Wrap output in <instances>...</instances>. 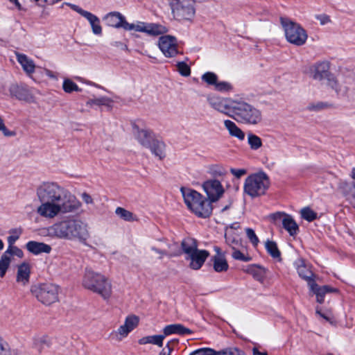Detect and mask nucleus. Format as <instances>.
<instances>
[{"mask_svg": "<svg viewBox=\"0 0 355 355\" xmlns=\"http://www.w3.org/2000/svg\"><path fill=\"white\" fill-rule=\"evenodd\" d=\"M36 196L40 202L36 212L47 220L74 213L81 207V202L73 194L55 182H42L36 188Z\"/></svg>", "mask_w": 355, "mask_h": 355, "instance_id": "f257e3e1", "label": "nucleus"}, {"mask_svg": "<svg viewBox=\"0 0 355 355\" xmlns=\"http://www.w3.org/2000/svg\"><path fill=\"white\" fill-rule=\"evenodd\" d=\"M45 232L52 238L77 240L81 243H85L89 236L87 224L74 217L55 223L46 228Z\"/></svg>", "mask_w": 355, "mask_h": 355, "instance_id": "f03ea898", "label": "nucleus"}, {"mask_svg": "<svg viewBox=\"0 0 355 355\" xmlns=\"http://www.w3.org/2000/svg\"><path fill=\"white\" fill-rule=\"evenodd\" d=\"M82 284L85 288L100 295L104 300L111 297L112 292L111 282L101 273L86 269Z\"/></svg>", "mask_w": 355, "mask_h": 355, "instance_id": "7ed1b4c3", "label": "nucleus"}, {"mask_svg": "<svg viewBox=\"0 0 355 355\" xmlns=\"http://www.w3.org/2000/svg\"><path fill=\"white\" fill-rule=\"evenodd\" d=\"M232 116L236 121L247 125H257L262 123V112L254 105L244 101L236 100L233 103Z\"/></svg>", "mask_w": 355, "mask_h": 355, "instance_id": "20e7f679", "label": "nucleus"}, {"mask_svg": "<svg viewBox=\"0 0 355 355\" xmlns=\"http://www.w3.org/2000/svg\"><path fill=\"white\" fill-rule=\"evenodd\" d=\"M270 186L268 176L264 172L249 175L244 182V192L252 198L263 195Z\"/></svg>", "mask_w": 355, "mask_h": 355, "instance_id": "39448f33", "label": "nucleus"}, {"mask_svg": "<svg viewBox=\"0 0 355 355\" xmlns=\"http://www.w3.org/2000/svg\"><path fill=\"white\" fill-rule=\"evenodd\" d=\"M280 21L288 42L296 46H302L305 44L308 35L299 24L283 17L280 18Z\"/></svg>", "mask_w": 355, "mask_h": 355, "instance_id": "423d86ee", "label": "nucleus"}, {"mask_svg": "<svg viewBox=\"0 0 355 355\" xmlns=\"http://www.w3.org/2000/svg\"><path fill=\"white\" fill-rule=\"evenodd\" d=\"M31 292L39 302L45 305H50L58 300V287L51 283L33 285Z\"/></svg>", "mask_w": 355, "mask_h": 355, "instance_id": "0eeeda50", "label": "nucleus"}, {"mask_svg": "<svg viewBox=\"0 0 355 355\" xmlns=\"http://www.w3.org/2000/svg\"><path fill=\"white\" fill-rule=\"evenodd\" d=\"M174 16L179 19L191 20L196 13L194 0H169Z\"/></svg>", "mask_w": 355, "mask_h": 355, "instance_id": "6e6552de", "label": "nucleus"}, {"mask_svg": "<svg viewBox=\"0 0 355 355\" xmlns=\"http://www.w3.org/2000/svg\"><path fill=\"white\" fill-rule=\"evenodd\" d=\"M158 46L166 58L175 57L180 53L177 39L172 35L161 36L158 40Z\"/></svg>", "mask_w": 355, "mask_h": 355, "instance_id": "1a4fd4ad", "label": "nucleus"}, {"mask_svg": "<svg viewBox=\"0 0 355 355\" xmlns=\"http://www.w3.org/2000/svg\"><path fill=\"white\" fill-rule=\"evenodd\" d=\"M139 321V317L135 315L126 317L124 324L121 325L117 330L112 331L111 336L117 341L122 340L128 336L130 331L137 327Z\"/></svg>", "mask_w": 355, "mask_h": 355, "instance_id": "9d476101", "label": "nucleus"}, {"mask_svg": "<svg viewBox=\"0 0 355 355\" xmlns=\"http://www.w3.org/2000/svg\"><path fill=\"white\" fill-rule=\"evenodd\" d=\"M202 187L208 198L211 202L217 201L223 196L225 192V189L220 182L216 179L205 181L202 184Z\"/></svg>", "mask_w": 355, "mask_h": 355, "instance_id": "9b49d317", "label": "nucleus"}, {"mask_svg": "<svg viewBox=\"0 0 355 355\" xmlns=\"http://www.w3.org/2000/svg\"><path fill=\"white\" fill-rule=\"evenodd\" d=\"M236 100L231 98H224L218 96H211L208 98L209 104L211 107L217 111L230 116L229 110L232 111L233 103H236ZM230 116H232L230 115Z\"/></svg>", "mask_w": 355, "mask_h": 355, "instance_id": "f8f14e48", "label": "nucleus"}, {"mask_svg": "<svg viewBox=\"0 0 355 355\" xmlns=\"http://www.w3.org/2000/svg\"><path fill=\"white\" fill-rule=\"evenodd\" d=\"M329 62L327 61L319 62L313 64L311 69V77L316 80H328L331 74L329 72Z\"/></svg>", "mask_w": 355, "mask_h": 355, "instance_id": "ddd939ff", "label": "nucleus"}, {"mask_svg": "<svg viewBox=\"0 0 355 355\" xmlns=\"http://www.w3.org/2000/svg\"><path fill=\"white\" fill-rule=\"evenodd\" d=\"M10 97L15 98L19 101L31 102L33 97L28 89L24 85L12 84L8 89Z\"/></svg>", "mask_w": 355, "mask_h": 355, "instance_id": "4468645a", "label": "nucleus"}, {"mask_svg": "<svg viewBox=\"0 0 355 355\" xmlns=\"http://www.w3.org/2000/svg\"><path fill=\"white\" fill-rule=\"evenodd\" d=\"M31 266L24 261L17 266L16 282L22 286H26L30 282Z\"/></svg>", "mask_w": 355, "mask_h": 355, "instance_id": "2eb2a0df", "label": "nucleus"}, {"mask_svg": "<svg viewBox=\"0 0 355 355\" xmlns=\"http://www.w3.org/2000/svg\"><path fill=\"white\" fill-rule=\"evenodd\" d=\"M180 191L185 204L191 211L199 203L200 200L203 198V196L196 191L184 187H182Z\"/></svg>", "mask_w": 355, "mask_h": 355, "instance_id": "dca6fc26", "label": "nucleus"}, {"mask_svg": "<svg viewBox=\"0 0 355 355\" xmlns=\"http://www.w3.org/2000/svg\"><path fill=\"white\" fill-rule=\"evenodd\" d=\"M209 255V253L207 250H198L187 256L186 259L190 260L189 266L191 268L198 270L202 266Z\"/></svg>", "mask_w": 355, "mask_h": 355, "instance_id": "f3484780", "label": "nucleus"}, {"mask_svg": "<svg viewBox=\"0 0 355 355\" xmlns=\"http://www.w3.org/2000/svg\"><path fill=\"white\" fill-rule=\"evenodd\" d=\"M297 271L299 276L304 279L308 285L315 279V275L311 270V267L307 266L303 259H298L296 261Z\"/></svg>", "mask_w": 355, "mask_h": 355, "instance_id": "a211bd4d", "label": "nucleus"}, {"mask_svg": "<svg viewBox=\"0 0 355 355\" xmlns=\"http://www.w3.org/2000/svg\"><path fill=\"white\" fill-rule=\"evenodd\" d=\"M348 83L344 81V78L343 76H338L337 77H334L332 74L328 78L327 85L334 89L337 93L340 94H345L348 89L349 86H347Z\"/></svg>", "mask_w": 355, "mask_h": 355, "instance_id": "6ab92c4d", "label": "nucleus"}, {"mask_svg": "<svg viewBox=\"0 0 355 355\" xmlns=\"http://www.w3.org/2000/svg\"><path fill=\"white\" fill-rule=\"evenodd\" d=\"M211 201L209 199L203 198L200 200L192 211L199 217H209L212 211Z\"/></svg>", "mask_w": 355, "mask_h": 355, "instance_id": "aec40b11", "label": "nucleus"}, {"mask_svg": "<svg viewBox=\"0 0 355 355\" xmlns=\"http://www.w3.org/2000/svg\"><path fill=\"white\" fill-rule=\"evenodd\" d=\"M351 176L354 180L353 184L341 183L340 189L345 196L346 199L355 207V168H352Z\"/></svg>", "mask_w": 355, "mask_h": 355, "instance_id": "412c9836", "label": "nucleus"}, {"mask_svg": "<svg viewBox=\"0 0 355 355\" xmlns=\"http://www.w3.org/2000/svg\"><path fill=\"white\" fill-rule=\"evenodd\" d=\"M193 331L184 327L182 324H172L166 325L163 329V336L165 338L166 336L171 334H178L180 336L191 334Z\"/></svg>", "mask_w": 355, "mask_h": 355, "instance_id": "4be33fe9", "label": "nucleus"}, {"mask_svg": "<svg viewBox=\"0 0 355 355\" xmlns=\"http://www.w3.org/2000/svg\"><path fill=\"white\" fill-rule=\"evenodd\" d=\"M178 248L177 243H166L163 242V245L162 246H152L150 248L151 250L158 253L159 254V259H162L164 256L168 257H175L179 254L173 248Z\"/></svg>", "mask_w": 355, "mask_h": 355, "instance_id": "5701e85b", "label": "nucleus"}, {"mask_svg": "<svg viewBox=\"0 0 355 355\" xmlns=\"http://www.w3.org/2000/svg\"><path fill=\"white\" fill-rule=\"evenodd\" d=\"M51 346V338L44 334L35 335L33 338V347L42 353Z\"/></svg>", "mask_w": 355, "mask_h": 355, "instance_id": "b1692460", "label": "nucleus"}, {"mask_svg": "<svg viewBox=\"0 0 355 355\" xmlns=\"http://www.w3.org/2000/svg\"><path fill=\"white\" fill-rule=\"evenodd\" d=\"M105 19L108 26L114 28H123L125 29V24L127 23L125 17L118 12H112L105 15Z\"/></svg>", "mask_w": 355, "mask_h": 355, "instance_id": "393cba45", "label": "nucleus"}, {"mask_svg": "<svg viewBox=\"0 0 355 355\" xmlns=\"http://www.w3.org/2000/svg\"><path fill=\"white\" fill-rule=\"evenodd\" d=\"M308 286L311 291H312L316 295L317 302L320 304H322L324 302V297L326 293L334 291L329 286H319L318 284H316L315 279L309 283V285Z\"/></svg>", "mask_w": 355, "mask_h": 355, "instance_id": "a878e982", "label": "nucleus"}, {"mask_svg": "<svg viewBox=\"0 0 355 355\" xmlns=\"http://www.w3.org/2000/svg\"><path fill=\"white\" fill-rule=\"evenodd\" d=\"M224 126L228 131L229 135L243 141L245 139V132L232 121L226 119L224 121Z\"/></svg>", "mask_w": 355, "mask_h": 355, "instance_id": "bb28decb", "label": "nucleus"}, {"mask_svg": "<svg viewBox=\"0 0 355 355\" xmlns=\"http://www.w3.org/2000/svg\"><path fill=\"white\" fill-rule=\"evenodd\" d=\"M26 249L34 254H38L40 253H50L51 251V247L44 243H40L37 241H28L26 245Z\"/></svg>", "mask_w": 355, "mask_h": 355, "instance_id": "cd10ccee", "label": "nucleus"}, {"mask_svg": "<svg viewBox=\"0 0 355 355\" xmlns=\"http://www.w3.org/2000/svg\"><path fill=\"white\" fill-rule=\"evenodd\" d=\"M16 56L18 62L28 75L34 73L35 65L33 60L28 58L26 55L19 53H17Z\"/></svg>", "mask_w": 355, "mask_h": 355, "instance_id": "c85d7f7f", "label": "nucleus"}, {"mask_svg": "<svg viewBox=\"0 0 355 355\" xmlns=\"http://www.w3.org/2000/svg\"><path fill=\"white\" fill-rule=\"evenodd\" d=\"M282 227L288 232L290 236H295L299 232V226L294 218L289 214L284 216Z\"/></svg>", "mask_w": 355, "mask_h": 355, "instance_id": "c756f323", "label": "nucleus"}, {"mask_svg": "<svg viewBox=\"0 0 355 355\" xmlns=\"http://www.w3.org/2000/svg\"><path fill=\"white\" fill-rule=\"evenodd\" d=\"M83 17L89 22L92 32L94 35H100L102 34V27L100 24V19L97 16L87 11Z\"/></svg>", "mask_w": 355, "mask_h": 355, "instance_id": "7c9ffc66", "label": "nucleus"}, {"mask_svg": "<svg viewBox=\"0 0 355 355\" xmlns=\"http://www.w3.org/2000/svg\"><path fill=\"white\" fill-rule=\"evenodd\" d=\"M246 272L252 275L254 279L263 282L266 278V269L260 266L251 265L245 270Z\"/></svg>", "mask_w": 355, "mask_h": 355, "instance_id": "2f4dec72", "label": "nucleus"}, {"mask_svg": "<svg viewBox=\"0 0 355 355\" xmlns=\"http://www.w3.org/2000/svg\"><path fill=\"white\" fill-rule=\"evenodd\" d=\"M214 269L217 272H225L229 266L225 255H214L212 259Z\"/></svg>", "mask_w": 355, "mask_h": 355, "instance_id": "473e14b6", "label": "nucleus"}, {"mask_svg": "<svg viewBox=\"0 0 355 355\" xmlns=\"http://www.w3.org/2000/svg\"><path fill=\"white\" fill-rule=\"evenodd\" d=\"M167 32L168 28L163 25L155 23H147L146 33L149 35L158 36Z\"/></svg>", "mask_w": 355, "mask_h": 355, "instance_id": "72a5a7b5", "label": "nucleus"}, {"mask_svg": "<svg viewBox=\"0 0 355 355\" xmlns=\"http://www.w3.org/2000/svg\"><path fill=\"white\" fill-rule=\"evenodd\" d=\"M139 142L144 147L148 148L154 140L153 134L147 130H139L137 136Z\"/></svg>", "mask_w": 355, "mask_h": 355, "instance_id": "f704fd0d", "label": "nucleus"}, {"mask_svg": "<svg viewBox=\"0 0 355 355\" xmlns=\"http://www.w3.org/2000/svg\"><path fill=\"white\" fill-rule=\"evenodd\" d=\"M164 339V338L162 334L148 336L140 338L138 340V343L140 345L153 344L161 347L163 345Z\"/></svg>", "mask_w": 355, "mask_h": 355, "instance_id": "c9c22d12", "label": "nucleus"}, {"mask_svg": "<svg viewBox=\"0 0 355 355\" xmlns=\"http://www.w3.org/2000/svg\"><path fill=\"white\" fill-rule=\"evenodd\" d=\"M182 248L183 252L189 256V254L198 250L197 249V243L194 239L186 238L182 241Z\"/></svg>", "mask_w": 355, "mask_h": 355, "instance_id": "e433bc0d", "label": "nucleus"}, {"mask_svg": "<svg viewBox=\"0 0 355 355\" xmlns=\"http://www.w3.org/2000/svg\"><path fill=\"white\" fill-rule=\"evenodd\" d=\"M148 148H150L151 152L159 159L164 157L165 145L162 141L154 139L150 144V146Z\"/></svg>", "mask_w": 355, "mask_h": 355, "instance_id": "4c0bfd02", "label": "nucleus"}, {"mask_svg": "<svg viewBox=\"0 0 355 355\" xmlns=\"http://www.w3.org/2000/svg\"><path fill=\"white\" fill-rule=\"evenodd\" d=\"M225 238L227 245H228L232 250L239 248L241 245L238 236L235 235L233 232H231L229 230L226 231Z\"/></svg>", "mask_w": 355, "mask_h": 355, "instance_id": "58836bf2", "label": "nucleus"}, {"mask_svg": "<svg viewBox=\"0 0 355 355\" xmlns=\"http://www.w3.org/2000/svg\"><path fill=\"white\" fill-rule=\"evenodd\" d=\"M248 144L252 150L259 149L263 145L261 139L252 132L248 134Z\"/></svg>", "mask_w": 355, "mask_h": 355, "instance_id": "ea45409f", "label": "nucleus"}, {"mask_svg": "<svg viewBox=\"0 0 355 355\" xmlns=\"http://www.w3.org/2000/svg\"><path fill=\"white\" fill-rule=\"evenodd\" d=\"M112 102L113 101L111 98L106 96H102L100 98L89 99L86 104L91 107L94 105L98 106L104 105L107 107H112Z\"/></svg>", "mask_w": 355, "mask_h": 355, "instance_id": "a19ab883", "label": "nucleus"}, {"mask_svg": "<svg viewBox=\"0 0 355 355\" xmlns=\"http://www.w3.org/2000/svg\"><path fill=\"white\" fill-rule=\"evenodd\" d=\"M116 214L125 221L137 220L136 216L130 211L122 207H117L115 210Z\"/></svg>", "mask_w": 355, "mask_h": 355, "instance_id": "79ce46f5", "label": "nucleus"}, {"mask_svg": "<svg viewBox=\"0 0 355 355\" xmlns=\"http://www.w3.org/2000/svg\"><path fill=\"white\" fill-rule=\"evenodd\" d=\"M6 258H8L12 260V257L16 256L19 258H21L24 256V253L21 249L17 246H8L7 250L2 254Z\"/></svg>", "mask_w": 355, "mask_h": 355, "instance_id": "37998d69", "label": "nucleus"}, {"mask_svg": "<svg viewBox=\"0 0 355 355\" xmlns=\"http://www.w3.org/2000/svg\"><path fill=\"white\" fill-rule=\"evenodd\" d=\"M147 23L138 21L136 24H130L127 21L125 24V30L132 31L135 30L137 32L146 33Z\"/></svg>", "mask_w": 355, "mask_h": 355, "instance_id": "c03bdc74", "label": "nucleus"}, {"mask_svg": "<svg viewBox=\"0 0 355 355\" xmlns=\"http://www.w3.org/2000/svg\"><path fill=\"white\" fill-rule=\"evenodd\" d=\"M265 247L267 252L273 258H278L280 257V252L277 248V244L275 242L272 241L268 240L265 243Z\"/></svg>", "mask_w": 355, "mask_h": 355, "instance_id": "a18cd8bd", "label": "nucleus"}, {"mask_svg": "<svg viewBox=\"0 0 355 355\" xmlns=\"http://www.w3.org/2000/svg\"><path fill=\"white\" fill-rule=\"evenodd\" d=\"M218 355H245V353L243 350L236 347H230L219 350Z\"/></svg>", "mask_w": 355, "mask_h": 355, "instance_id": "49530a36", "label": "nucleus"}, {"mask_svg": "<svg viewBox=\"0 0 355 355\" xmlns=\"http://www.w3.org/2000/svg\"><path fill=\"white\" fill-rule=\"evenodd\" d=\"M300 214L303 219L309 222H311L317 218V213L308 207L302 209Z\"/></svg>", "mask_w": 355, "mask_h": 355, "instance_id": "de8ad7c7", "label": "nucleus"}, {"mask_svg": "<svg viewBox=\"0 0 355 355\" xmlns=\"http://www.w3.org/2000/svg\"><path fill=\"white\" fill-rule=\"evenodd\" d=\"M62 88L66 93L81 91L76 83L68 78L64 80Z\"/></svg>", "mask_w": 355, "mask_h": 355, "instance_id": "09e8293b", "label": "nucleus"}, {"mask_svg": "<svg viewBox=\"0 0 355 355\" xmlns=\"http://www.w3.org/2000/svg\"><path fill=\"white\" fill-rule=\"evenodd\" d=\"M11 259L6 258L1 255L0 258V277L2 278L5 276L8 269L10 267Z\"/></svg>", "mask_w": 355, "mask_h": 355, "instance_id": "8fccbe9b", "label": "nucleus"}, {"mask_svg": "<svg viewBox=\"0 0 355 355\" xmlns=\"http://www.w3.org/2000/svg\"><path fill=\"white\" fill-rule=\"evenodd\" d=\"M202 80L209 85L215 86L218 80V76L213 72H206L202 76Z\"/></svg>", "mask_w": 355, "mask_h": 355, "instance_id": "3c124183", "label": "nucleus"}, {"mask_svg": "<svg viewBox=\"0 0 355 355\" xmlns=\"http://www.w3.org/2000/svg\"><path fill=\"white\" fill-rule=\"evenodd\" d=\"M178 343V340L173 339L168 341L165 347L162 349L160 353L158 355H171L172 351L173 350L174 345Z\"/></svg>", "mask_w": 355, "mask_h": 355, "instance_id": "603ef678", "label": "nucleus"}, {"mask_svg": "<svg viewBox=\"0 0 355 355\" xmlns=\"http://www.w3.org/2000/svg\"><path fill=\"white\" fill-rule=\"evenodd\" d=\"M177 69L178 72L183 76L187 77L191 74V69L189 66L184 62H178Z\"/></svg>", "mask_w": 355, "mask_h": 355, "instance_id": "864d4df0", "label": "nucleus"}, {"mask_svg": "<svg viewBox=\"0 0 355 355\" xmlns=\"http://www.w3.org/2000/svg\"><path fill=\"white\" fill-rule=\"evenodd\" d=\"M287 214L284 212H276L274 214H271L269 216V218L270 220L275 223V225H278L280 223L282 224L283 223V218H284V216H286Z\"/></svg>", "mask_w": 355, "mask_h": 355, "instance_id": "5fc2aeb1", "label": "nucleus"}, {"mask_svg": "<svg viewBox=\"0 0 355 355\" xmlns=\"http://www.w3.org/2000/svg\"><path fill=\"white\" fill-rule=\"evenodd\" d=\"M218 351H215L211 348H201L195 350L190 355H218Z\"/></svg>", "mask_w": 355, "mask_h": 355, "instance_id": "6e6d98bb", "label": "nucleus"}, {"mask_svg": "<svg viewBox=\"0 0 355 355\" xmlns=\"http://www.w3.org/2000/svg\"><path fill=\"white\" fill-rule=\"evenodd\" d=\"M209 173L214 178H219L223 176L225 171L222 166L214 165L210 168Z\"/></svg>", "mask_w": 355, "mask_h": 355, "instance_id": "4d7b16f0", "label": "nucleus"}, {"mask_svg": "<svg viewBox=\"0 0 355 355\" xmlns=\"http://www.w3.org/2000/svg\"><path fill=\"white\" fill-rule=\"evenodd\" d=\"M232 256L236 260H239L245 262L250 261L252 259L250 257L245 255L240 250H239L238 248H235V250H233Z\"/></svg>", "mask_w": 355, "mask_h": 355, "instance_id": "13d9d810", "label": "nucleus"}, {"mask_svg": "<svg viewBox=\"0 0 355 355\" xmlns=\"http://www.w3.org/2000/svg\"><path fill=\"white\" fill-rule=\"evenodd\" d=\"M245 232L247 237L252 243L254 246H257L259 242L258 237L257 236L254 231L251 228H246Z\"/></svg>", "mask_w": 355, "mask_h": 355, "instance_id": "bf43d9fd", "label": "nucleus"}, {"mask_svg": "<svg viewBox=\"0 0 355 355\" xmlns=\"http://www.w3.org/2000/svg\"><path fill=\"white\" fill-rule=\"evenodd\" d=\"M215 89L219 92H228L232 89V85L225 81L216 82L215 86Z\"/></svg>", "mask_w": 355, "mask_h": 355, "instance_id": "052dcab7", "label": "nucleus"}, {"mask_svg": "<svg viewBox=\"0 0 355 355\" xmlns=\"http://www.w3.org/2000/svg\"><path fill=\"white\" fill-rule=\"evenodd\" d=\"M315 19L320 21L321 25H325L331 22L329 16L325 14L315 15Z\"/></svg>", "mask_w": 355, "mask_h": 355, "instance_id": "680f3d73", "label": "nucleus"}, {"mask_svg": "<svg viewBox=\"0 0 355 355\" xmlns=\"http://www.w3.org/2000/svg\"><path fill=\"white\" fill-rule=\"evenodd\" d=\"M324 107V105L322 103H310L307 106V110L309 111L317 112L322 110Z\"/></svg>", "mask_w": 355, "mask_h": 355, "instance_id": "e2e57ef3", "label": "nucleus"}, {"mask_svg": "<svg viewBox=\"0 0 355 355\" xmlns=\"http://www.w3.org/2000/svg\"><path fill=\"white\" fill-rule=\"evenodd\" d=\"M230 172L235 177L239 178L246 173V170L243 169V168H240V169L231 168Z\"/></svg>", "mask_w": 355, "mask_h": 355, "instance_id": "0e129e2a", "label": "nucleus"}, {"mask_svg": "<svg viewBox=\"0 0 355 355\" xmlns=\"http://www.w3.org/2000/svg\"><path fill=\"white\" fill-rule=\"evenodd\" d=\"M0 355H10V353L8 349L6 347V345L0 336Z\"/></svg>", "mask_w": 355, "mask_h": 355, "instance_id": "69168bd1", "label": "nucleus"}, {"mask_svg": "<svg viewBox=\"0 0 355 355\" xmlns=\"http://www.w3.org/2000/svg\"><path fill=\"white\" fill-rule=\"evenodd\" d=\"M0 131H1L3 135L7 137H15L16 135V132L15 131L9 130L6 125L3 127Z\"/></svg>", "mask_w": 355, "mask_h": 355, "instance_id": "338daca9", "label": "nucleus"}, {"mask_svg": "<svg viewBox=\"0 0 355 355\" xmlns=\"http://www.w3.org/2000/svg\"><path fill=\"white\" fill-rule=\"evenodd\" d=\"M81 198L83 200L87 205L94 203V200L92 196L86 192H84L81 194Z\"/></svg>", "mask_w": 355, "mask_h": 355, "instance_id": "774afa93", "label": "nucleus"}]
</instances>
